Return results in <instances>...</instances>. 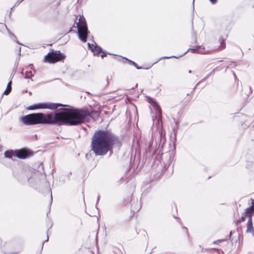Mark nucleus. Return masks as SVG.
I'll return each instance as SVG.
<instances>
[{"label":"nucleus","instance_id":"5","mask_svg":"<svg viewBox=\"0 0 254 254\" xmlns=\"http://www.w3.org/2000/svg\"><path fill=\"white\" fill-rule=\"evenodd\" d=\"M34 152L26 148L20 149L7 150L5 152L4 156L6 158H12L16 157L20 159H25L32 156Z\"/></svg>","mask_w":254,"mask_h":254},{"label":"nucleus","instance_id":"24","mask_svg":"<svg viewBox=\"0 0 254 254\" xmlns=\"http://www.w3.org/2000/svg\"><path fill=\"white\" fill-rule=\"evenodd\" d=\"M210 0V1L211 2V3H215L216 2V0Z\"/></svg>","mask_w":254,"mask_h":254},{"label":"nucleus","instance_id":"25","mask_svg":"<svg viewBox=\"0 0 254 254\" xmlns=\"http://www.w3.org/2000/svg\"><path fill=\"white\" fill-rule=\"evenodd\" d=\"M9 34L11 36L13 37L14 38H16V37L11 33L9 32Z\"/></svg>","mask_w":254,"mask_h":254},{"label":"nucleus","instance_id":"10","mask_svg":"<svg viewBox=\"0 0 254 254\" xmlns=\"http://www.w3.org/2000/svg\"><path fill=\"white\" fill-rule=\"evenodd\" d=\"M88 48L91 51L94 55L99 56L100 53H102L101 56L103 58L105 56L104 52H102L101 48L98 47L95 43L93 44L88 43Z\"/></svg>","mask_w":254,"mask_h":254},{"label":"nucleus","instance_id":"16","mask_svg":"<svg viewBox=\"0 0 254 254\" xmlns=\"http://www.w3.org/2000/svg\"><path fill=\"white\" fill-rule=\"evenodd\" d=\"M11 83H12L11 81H10L8 83L6 89L3 92V94L7 95L9 94V93L11 92Z\"/></svg>","mask_w":254,"mask_h":254},{"label":"nucleus","instance_id":"4","mask_svg":"<svg viewBox=\"0 0 254 254\" xmlns=\"http://www.w3.org/2000/svg\"><path fill=\"white\" fill-rule=\"evenodd\" d=\"M116 141V136L110 131L99 130L94 133L92 143H114Z\"/></svg>","mask_w":254,"mask_h":254},{"label":"nucleus","instance_id":"13","mask_svg":"<svg viewBox=\"0 0 254 254\" xmlns=\"http://www.w3.org/2000/svg\"><path fill=\"white\" fill-rule=\"evenodd\" d=\"M245 213L248 214L254 213V199L252 200V205L246 209Z\"/></svg>","mask_w":254,"mask_h":254},{"label":"nucleus","instance_id":"28","mask_svg":"<svg viewBox=\"0 0 254 254\" xmlns=\"http://www.w3.org/2000/svg\"><path fill=\"white\" fill-rule=\"evenodd\" d=\"M187 52H188L187 51L183 55H182L180 56V57H181L183 56V55H185Z\"/></svg>","mask_w":254,"mask_h":254},{"label":"nucleus","instance_id":"9","mask_svg":"<svg viewBox=\"0 0 254 254\" xmlns=\"http://www.w3.org/2000/svg\"><path fill=\"white\" fill-rule=\"evenodd\" d=\"M110 147V144H92V149L96 155L106 154Z\"/></svg>","mask_w":254,"mask_h":254},{"label":"nucleus","instance_id":"2","mask_svg":"<svg viewBox=\"0 0 254 254\" xmlns=\"http://www.w3.org/2000/svg\"><path fill=\"white\" fill-rule=\"evenodd\" d=\"M21 121L26 125L37 124H55V114H44L43 113H33L23 116Z\"/></svg>","mask_w":254,"mask_h":254},{"label":"nucleus","instance_id":"12","mask_svg":"<svg viewBox=\"0 0 254 254\" xmlns=\"http://www.w3.org/2000/svg\"><path fill=\"white\" fill-rule=\"evenodd\" d=\"M246 232L249 233H251L254 236V228L252 223V215L249 216V219L247 223V230Z\"/></svg>","mask_w":254,"mask_h":254},{"label":"nucleus","instance_id":"31","mask_svg":"<svg viewBox=\"0 0 254 254\" xmlns=\"http://www.w3.org/2000/svg\"><path fill=\"white\" fill-rule=\"evenodd\" d=\"M16 42H17V43H18V44H20V43L18 42V41H16Z\"/></svg>","mask_w":254,"mask_h":254},{"label":"nucleus","instance_id":"19","mask_svg":"<svg viewBox=\"0 0 254 254\" xmlns=\"http://www.w3.org/2000/svg\"><path fill=\"white\" fill-rule=\"evenodd\" d=\"M126 60H127V61H128V62L130 64H131L132 65H134V66H136V63H134V62H133V61H131V60H128V59H126Z\"/></svg>","mask_w":254,"mask_h":254},{"label":"nucleus","instance_id":"18","mask_svg":"<svg viewBox=\"0 0 254 254\" xmlns=\"http://www.w3.org/2000/svg\"><path fill=\"white\" fill-rule=\"evenodd\" d=\"M246 215H247V213H246L245 212L243 214V215L241 218V222L245 221V217L246 216ZM248 215H249V214H248ZM249 215H251L250 214H249Z\"/></svg>","mask_w":254,"mask_h":254},{"label":"nucleus","instance_id":"1","mask_svg":"<svg viewBox=\"0 0 254 254\" xmlns=\"http://www.w3.org/2000/svg\"><path fill=\"white\" fill-rule=\"evenodd\" d=\"M89 112L82 109H64L63 111L55 114V124L64 123L70 126H76L89 120Z\"/></svg>","mask_w":254,"mask_h":254},{"label":"nucleus","instance_id":"21","mask_svg":"<svg viewBox=\"0 0 254 254\" xmlns=\"http://www.w3.org/2000/svg\"><path fill=\"white\" fill-rule=\"evenodd\" d=\"M57 141H59V142H64V139L63 138H60L59 137H57Z\"/></svg>","mask_w":254,"mask_h":254},{"label":"nucleus","instance_id":"3","mask_svg":"<svg viewBox=\"0 0 254 254\" xmlns=\"http://www.w3.org/2000/svg\"><path fill=\"white\" fill-rule=\"evenodd\" d=\"M149 103L150 104V109L155 111V116L152 117L154 125L157 128L160 136V142L164 143L166 141L165 135V132L163 129V122L162 121V112L160 106L153 99H149Z\"/></svg>","mask_w":254,"mask_h":254},{"label":"nucleus","instance_id":"8","mask_svg":"<svg viewBox=\"0 0 254 254\" xmlns=\"http://www.w3.org/2000/svg\"><path fill=\"white\" fill-rule=\"evenodd\" d=\"M64 55L60 51L53 50L45 56L44 60L49 63H55L64 59Z\"/></svg>","mask_w":254,"mask_h":254},{"label":"nucleus","instance_id":"17","mask_svg":"<svg viewBox=\"0 0 254 254\" xmlns=\"http://www.w3.org/2000/svg\"><path fill=\"white\" fill-rule=\"evenodd\" d=\"M33 75H34L31 71H26L25 72V77L26 78H31Z\"/></svg>","mask_w":254,"mask_h":254},{"label":"nucleus","instance_id":"11","mask_svg":"<svg viewBox=\"0 0 254 254\" xmlns=\"http://www.w3.org/2000/svg\"><path fill=\"white\" fill-rule=\"evenodd\" d=\"M187 52H190L192 53H198V54H205L208 52V51L205 50L202 46H195L192 48H190L188 50Z\"/></svg>","mask_w":254,"mask_h":254},{"label":"nucleus","instance_id":"22","mask_svg":"<svg viewBox=\"0 0 254 254\" xmlns=\"http://www.w3.org/2000/svg\"><path fill=\"white\" fill-rule=\"evenodd\" d=\"M223 241V240H217V241H214V242H213V243H214V244H218V243H220V242H222Z\"/></svg>","mask_w":254,"mask_h":254},{"label":"nucleus","instance_id":"20","mask_svg":"<svg viewBox=\"0 0 254 254\" xmlns=\"http://www.w3.org/2000/svg\"><path fill=\"white\" fill-rule=\"evenodd\" d=\"M172 57H174V58H178V57H176L175 56H171V57H162L159 60H161V59H169V58H172Z\"/></svg>","mask_w":254,"mask_h":254},{"label":"nucleus","instance_id":"26","mask_svg":"<svg viewBox=\"0 0 254 254\" xmlns=\"http://www.w3.org/2000/svg\"><path fill=\"white\" fill-rule=\"evenodd\" d=\"M29 66L31 69H32L33 67V64H30Z\"/></svg>","mask_w":254,"mask_h":254},{"label":"nucleus","instance_id":"6","mask_svg":"<svg viewBox=\"0 0 254 254\" xmlns=\"http://www.w3.org/2000/svg\"><path fill=\"white\" fill-rule=\"evenodd\" d=\"M78 34L79 39L83 42H85L87 39L88 30L85 19L83 16H80L78 23Z\"/></svg>","mask_w":254,"mask_h":254},{"label":"nucleus","instance_id":"15","mask_svg":"<svg viewBox=\"0 0 254 254\" xmlns=\"http://www.w3.org/2000/svg\"><path fill=\"white\" fill-rule=\"evenodd\" d=\"M11 83H12L11 81H10L8 83L6 89L3 92V94L7 95L9 94V93L11 92Z\"/></svg>","mask_w":254,"mask_h":254},{"label":"nucleus","instance_id":"27","mask_svg":"<svg viewBox=\"0 0 254 254\" xmlns=\"http://www.w3.org/2000/svg\"><path fill=\"white\" fill-rule=\"evenodd\" d=\"M187 52H188L187 51L183 55H182L180 56V57H181L183 56V55H185Z\"/></svg>","mask_w":254,"mask_h":254},{"label":"nucleus","instance_id":"29","mask_svg":"<svg viewBox=\"0 0 254 254\" xmlns=\"http://www.w3.org/2000/svg\"><path fill=\"white\" fill-rule=\"evenodd\" d=\"M187 52H188L187 51L183 55H182L180 56V57H181L183 56V55H185Z\"/></svg>","mask_w":254,"mask_h":254},{"label":"nucleus","instance_id":"14","mask_svg":"<svg viewBox=\"0 0 254 254\" xmlns=\"http://www.w3.org/2000/svg\"><path fill=\"white\" fill-rule=\"evenodd\" d=\"M11 83H12L11 81H10L8 83L6 89L3 92V94L7 95L9 94V93L11 92Z\"/></svg>","mask_w":254,"mask_h":254},{"label":"nucleus","instance_id":"23","mask_svg":"<svg viewBox=\"0 0 254 254\" xmlns=\"http://www.w3.org/2000/svg\"><path fill=\"white\" fill-rule=\"evenodd\" d=\"M221 42V47H222L223 48L225 47V46H222V44L224 43V40H222L220 41Z\"/></svg>","mask_w":254,"mask_h":254},{"label":"nucleus","instance_id":"30","mask_svg":"<svg viewBox=\"0 0 254 254\" xmlns=\"http://www.w3.org/2000/svg\"><path fill=\"white\" fill-rule=\"evenodd\" d=\"M21 48H19V54H20Z\"/></svg>","mask_w":254,"mask_h":254},{"label":"nucleus","instance_id":"7","mask_svg":"<svg viewBox=\"0 0 254 254\" xmlns=\"http://www.w3.org/2000/svg\"><path fill=\"white\" fill-rule=\"evenodd\" d=\"M61 106H66V105H64L63 104L58 103L44 102L32 105L28 107L27 109L29 110H34L40 109H48L54 110Z\"/></svg>","mask_w":254,"mask_h":254}]
</instances>
